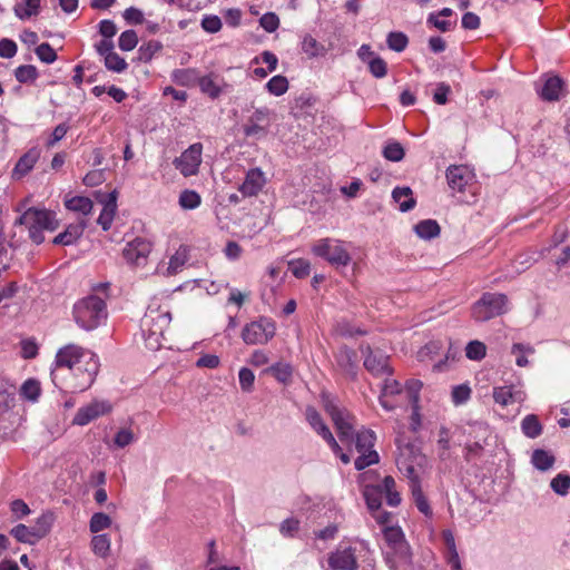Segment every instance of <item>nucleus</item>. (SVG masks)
<instances>
[{"label": "nucleus", "mask_w": 570, "mask_h": 570, "mask_svg": "<svg viewBox=\"0 0 570 570\" xmlns=\"http://www.w3.org/2000/svg\"><path fill=\"white\" fill-rule=\"evenodd\" d=\"M92 551L100 557H106L110 549V539L107 534H97L91 540Z\"/></svg>", "instance_id": "obj_55"}, {"label": "nucleus", "mask_w": 570, "mask_h": 570, "mask_svg": "<svg viewBox=\"0 0 570 570\" xmlns=\"http://www.w3.org/2000/svg\"><path fill=\"white\" fill-rule=\"evenodd\" d=\"M259 24L265 31L272 33L278 29L279 18L274 12H266L261 17Z\"/></svg>", "instance_id": "obj_62"}, {"label": "nucleus", "mask_w": 570, "mask_h": 570, "mask_svg": "<svg viewBox=\"0 0 570 570\" xmlns=\"http://www.w3.org/2000/svg\"><path fill=\"white\" fill-rule=\"evenodd\" d=\"M104 60L106 68L114 72H122L128 68L126 60L115 51L106 56Z\"/></svg>", "instance_id": "obj_53"}, {"label": "nucleus", "mask_w": 570, "mask_h": 570, "mask_svg": "<svg viewBox=\"0 0 570 570\" xmlns=\"http://www.w3.org/2000/svg\"><path fill=\"white\" fill-rule=\"evenodd\" d=\"M37 57L45 63H52L57 60V53L48 42H42L35 50Z\"/></svg>", "instance_id": "obj_61"}, {"label": "nucleus", "mask_w": 570, "mask_h": 570, "mask_svg": "<svg viewBox=\"0 0 570 570\" xmlns=\"http://www.w3.org/2000/svg\"><path fill=\"white\" fill-rule=\"evenodd\" d=\"M65 206L67 209L76 213H80L85 216L89 215L92 210L94 203L90 198L85 196H73L65 199Z\"/></svg>", "instance_id": "obj_32"}, {"label": "nucleus", "mask_w": 570, "mask_h": 570, "mask_svg": "<svg viewBox=\"0 0 570 570\" xmlns=\"http://www.w3.org/2000/svg\"><path fill=\"white\" fill-rule=\"evenodd\" d=\"M110 525L111 519L104 512L94 513L89 522L90 531L94 533H98L105 529H108Z\"/></svg>", "instance_id": "obj_51"}, {"label": "nucleus", "mask_w": 570, "mask_h": 570, "mask_svg": "<svg viewBox=\"0 0 570 570\" xmlns=\"http://www.w3.org/2000/svg\"><path fill=\"white\" fill-rule=\"evenodd\" d=\"M337 365L350 376L355 377L357 370V355L347 347L341 348L336 355Z\"/></svg>", "instance_id": "obj_26"}, {"label": "nucleus", "mask_w": 570, "mask_h": 570, "mask_svg": "<svg viewBox=\"0 0 570 570\" xmlns=\"http://www.w3.org/2000/svg\"><path fill=\"white\" fill-rule=\"evenodd\" d=\"M305 419L311 425V428L320 435L322 439L331 433L330 428L324 422L320 412L312 405L306 406L305 409Z\"/></svg>", "instance_id": "obj_28"}, {"label": "nucleus", "mask_w": 570, "mask_h": 570, "mask_svg": "<svg viewBox=\"0 0 570 570\" xmlns=\"http://www.w3.org/2000/svg\"><path fill=\"white\" fill-rule=\"evenodd\" d=\"M395 480L391 475H386L377 488L382 489V495H385L386 502L391 507H397L401 503V495L396 491Z\"/></svg>", "instance_id": "obj_31"}, {"label": "nucleus", "mask_w": 570, "mask_h": 570, "mask_svg": "<svg viewBox=\"0 0 570 570\" xmlns=\"http://www.w3.org/2000/svg\"><path fill=\"white\" fill-rule=\"evenodd\" d=\"M371 75L375 78H384L387 75V63L379 56L373 57L367 62Z\"/></svg>", "instance_id": "obj_57"}, {"label": "nucleus", "mask_w": 570, "mask_h": 570, "mask_svg": "<svg viewBox=\"0 0 570 570\" xmlns=\"http://www.w3.org/2000/svg\"><path fill=\"white\" fill-rule=\"evenodd\" d=\"M87 227V223L85 219H80L79 222L75 224H70L66 227V229L58 234L52 243L55 245H72L75 244L83 234L85 229Z\"/></svg>", "instance_id": "obj_23"}, {"label": "nucleus", "mask_w": 570, "mask_h": 570, "mask_svg": "<svg viewBox=\"0 0 570 570\" xmlns=\"http://www.w3.org/2000/svg\"><path fill=\"white\" fill-rule=\"evenodd\" d=\"M382 154L385 159L391 160V161H401L405 156L404 148L397 141L389 142L384 147Z\"/></svg>", "instance_id": "obj_54"}, {"label": "nucleus", "mask_w": 570, "mask_h": 570, "mask_svg": "<svg viewBox=\"0 0 570 570\" xmlns=\"http://www.w3.org/2000/svg\"><path fill=\"white\" fill-rule=\"evenodd\" d=\"M40 384L37 380L33 379L27 380L20 389L21 396L29 401H37L40 395Z\"/></svg>", "instance_id": "obj_50"}, {"label": "nucleus", "mask_w": 570, "mask_h": 570, "mask_svg": "<svg viewBox=\"0 0 570 570\" xmlns=\"http://www.w3.org/2000/svg\"><path fill=\"white\" fill-rule=\"evenodd\" d=\"M100 363L97 354L90 360H83L77 366L67 372L51 370V380L56 387L61 391L77 393L88 390L95 382L99 372Z\"/></svg>", "instance_id": "obj_1"}, {"label": "nucleus", "mask_w": 570, "mask_h": 570, "mask_svg": "<svg viewBox=\"0 0 570 570\" xmlns=\"http://www.w3.org/2000/svg\"><path fill=\"white\" fill-rule=\"evenodd\" d=\"M117 196L116 191H112L108 195V199L104 205V208L97 219V223L101 226V228L107 232L110 229L111 224L114 222V217L117 209Z\"/></svg>", "instance_id": "obj_27"}, {"label": "nucleus", "mask_w": 570, "mask_h": 570, "mask_svg": "<svg viewBox=\"0 0 570 570\" xmlns=\"http://www.w3.org/2000/svg\"><path fill=\"white\" fill-rule=\"evenodd\" d=\"M41 0H21L13 7L14 14L20 20L30 19L40 11Z\"/></svg>", "instance_id": "obj_29"}, {"label": "nucleus", "mask_w": 570, "mask_h": 570, "mask_svg": "<svg viewBox=\"0 0 570 570\" xmlns=\"http://www.w3.org/2000/svg\"><path fill=\"white\" fill-rule=\"evenodd\" d=\"M367 508L373 511H379L382 505V489L375 487H366L364 491Z\"/></svg>", "instance_id": "obj_43"}, {"label": "nucleus", "mask_w": 570, "mask_h": 570, "mask_svg": "<svg viewBox=\"0 0 570 570\" xmlns=\"http://www.w3.org/2000/svg\"><path fill=\"white\" fill-rule=\"evenodd\" d=\"M493 399L501 406H508L523 402L525 393L522 390H515L512 385L497 386L493 389Z\"/></svg>", "instance_id": "obj_22"}, {"label": "nucleus", "mask_w": 570, "mask_h": 570, "mask_svg": "<svg viewBox=\"0 0 570 570\" xmlns=\"http://www.w3.org/2000/svg\"><path fill=\"white\" fill-rule=\"evenodd\" d=\"M10 533L19 542L33 544L37 541L36 537H33L31 528L22 523L13 527Z\"/></svg>", "instance_id": "obj_47"}, {"label": "nucleus", "mask_w": 570, "mask_h": 570, "mask_svg": "<svg viewBox=\"0 0 570 570\" xmlns=\"http://www.w3.org/2000/svg\"><path fill=\"white\" fill-rule=\"evenodd\" d=\"M440 225L433 219H424L415 225L417 236L424 239L436 237L440 234Z\"/></svg>", "instance_id": "obj_38"}, {"label": "nucleus", "mask_w": 570, "mask_h": 570, "mask_svg": "<svg viewBox=\"0 0 570 570\" xmlns=\"http://www.w3.org/2000/svg\"><path fill=\"white\" fill-rule=\"evenodd\" d=\"M72 315L79 327L85 331H92L106 321L108 315L107 304L97 295H88L75 303Z\"/></svg>", "instance_id": "obj_2"}, {"label": "nucleus", "mask_w": 570, "mask_h": 570, "mask_svg": "<svg viewBox=\"0 0 570 570\" xmlns=\"http://www.w3.org/2000/svg\"><path fill=\"white\" fill-rule=\"evenodd\" d=\"M509 299L502 293H483L472 305L471 317L476 322H487L508 312Z\"/></svg>", "instance_id": "obj_5"}, {"label": "nucleus", "mask_w": 570, "mask_h": 570, "mask_svg": "<svg viewBox=\"0 0 570 570\" xmlns=\"http://www.w3.org/2000/svg\"><path fill=\"white\" fill-rule=\"evenodd\" d=\"M554 456L542 449L532 452L531 462L540 471H548L554 464Z\"/></svg>", "instance_id": "obj_37"}, {"label": "nucleus", "mask_w": 570, "mask_h": 570, "mask_svg": "<svg viewBox=\"0 0 570 570\" xmlns=\"http://www.w3.org/2000/svg\"><path fill=\"white\" fill-rule=\"evenodd\" d=\"M276 334V323L269 317H259L246 324L242 331V338L246 344H266Z\"/></svg>", "instance_id": "obj_8"}, {"label": "nucleus", "mask_w": 570, "mask_h": 570, "mask_svg": "<svg viewBox=\"0 0 570 570\" xmlns=\"http://www.w3.org/2000/svg\"><path fill=\"white\" fill-rule=\"evenodd\" d=\"M267 372L282 383H287L291 380L293 373L292 366L285 363H276L268 367Z\"/></svg>", "instance_id": "obj_48"}, {"label": "nucleus", "mask_w": 570, "mask_h": 570, "mask_svg": "<svg viewBox=\"0 0 570 570\" xmlns=\"http://www.w3.org/2000/svg\"><path fill=\"white\" fill-rule=\"evenodd\" d=\"M202 153L203 145L200 142L190 145L174 160L176 169H178L184 177L196 175L202 164Z\"/></svg>", "instance_id": "obj_13"}, {"label": "nucleus", "mask_w": 570, "mask_h": 570, "mask_svg": "<svg viewBox=\"0 0 570 570\" xmlns=\"http://www.w3.org/2000/svg\"><path fill=\"white\" fill-rule=\"evenodd\" d=\"M332 570H357V560L352 548H337L328 556Z\"/></svg>", "instance_id": "obj_18"}, {"label": "nucleus", "mask_w": 570, "mask_h": 570, "mask_svg": "<svg viewBox=\"0 0 570 570\" xmlns=\"http://www.w3.org/2000/svg\"><path fill=\"white\" fill-rule=\"evenodd\" d=\"M465 355L469 360L481 361L487 355V346L480 341H471L465 347Z\"/></svg>", "instance_id": "obj_49"}, {"label": "nucleus", "mask_w": 570, "mask_h": 570, "mask_svg": "<svg viewBox=\"0 0 570 570\" xmlns=\"http://www.w3.org/2000/svg\"><path fill=\"white\" fill-rule=\"evenodd\" d=\"M197 85L199 86L200 91L210 99H217L224 92V89L228 87L224 78L213 72L199 77Z\"/></svg>", "instance_id": "obj_19"}, {"label": "nucleus", "mask_w": 570, "mask_h": 570, "mask_svg": "<svg viewBox=\"0 0 570 570\" xmlns=\"http://www.w3.org/2000/svg\"><path fill=\"white\" fill-rule=\"evenodd\" d=\"M179 205L184 209H195L202 204L200 195L193 189H185L179 195Z\"/></svg>", "instance_id": "obj_40"}, {"label": "nucleus", "mask_w": 570, "mask_h": 570, "mask_svg": "<svg viewBox=\"0 0 570 570\" xmlns=\"http://www.w3.org/2000/svg\"><path fill=\"white\" fill-rule=\"evenodd\" d=\"M138 43L137 32L132 29L124 31L118 38V46L124 51L132 50Z\"/></svg>", "instance_id": "obj_56"}, {"label": "nucleus", "mask_w": 570, "mask_h": 570, "mask_svg": "<svg viewBox=\"0 0 570 570\" xmlns=\"http://www.w3.org/2000/svg\"><path fill=\"white\" fill-rule=\"evenodd\" d=\"M28 229L30 239L39 245L45 240L43 230H55L58 226L53 215L46 209L28 208L17 220Z\"/></svg>", "instance_id": "obj_3"}, {"label": "nucleus", "mask_w": 570, "mask_h": 570, "mask_svg": "<svg viewBox=\"0 0 570 570\" xmlns=\"http://www.w3.org/2000/svg\"><path fill=\"white\" fill-rule=\"evenodd\" d=\"M52 525V515L51 514H42L40 515L36 523L31 525V530L33 532V537H36L37 541L43 537H46Z\"/></svg>", "instance_id": "obj_42"}, {"label": "nucleus", "mask_w": 570, "mask_h": 570, "mask_svg": "<svg viewBox=\"0 0 570 570\" xmlns=\"http://www.w3.org/2000/svg\"><path fill=\"white\" fill-rule=\"evenodd\" d=\"M94 354L92 351L78 344H66L57 351L52 370H59L60 373L67 372L82 363L83 360H90Z\"/></svg>", "instance_id": "obj_9"}, {"label": "nucleus", "mask_w": 570, "mask_h": 570, "mask_svg": "<svg viewBox=\"0 0 570 570\" xmlns=\"http://www.w3.org/2000/svg\"><path fill=\"white\" fill-rule=\"evenodd\" d=\"M360 350L364 356V367L375 376L391 375L392 368L389 365L390 357L380 348L373 350L370 345H361Z\"/></svg>", "instance_id": "obj_11"}, {"label": "nucleus", "mask_w": 570, "mask_h": 570, "mask_svg": "<svg viewBox=\"0 0 570 570\" xmlns=\"http://www.w3.org/2000/svg\"><path fill=\"white\" fill-rule=\"evenodd\" d=\"M41 151L38 147L30 148L27 153H24L19 160L17 161L13 170L12 177L14 179H20L29 174L37 161L39 160Z\"/></svg>", "instance_id": "obj_21"}, {"label": "nucleus", "mask_w": 570, "mask_h": 570, "mask_svg": "<svg viewBox=\"0 0 570 570\" xmlns=\"http://www.w3.org/2000/svg\"><path fill=\"white\" fill-rule=\"evenodd\" d=\"M384 539L395 550H402L406 548L404 540V533L399 527H385Z\"/></svg>", "instance_id": "obj_35"}, {"label": "nucleus", "mask_w": 570, "mask_h": 570, "mask_svg": "<svg viewBox=\"0 0 570 570\" xmlns=\"http://www.w3.org/2000/svg\"><path fill=\"white\" fill-rule=\"evenodd\" d=\"M151 247L153 245L149 240L137 237L125 246L122 256L128 264L136 267H144L151 253Z\"/></svg>", "instance_id": "obj_14"}, {"label": "nucleus", "mask_w": 570, "mask_h": 570, "mask_svg": "<svg viewBox=\"0 0 570 570\" xmlns=\"http://www.w3.org/2000/svg\"><path fill=\"white\" fill-rule=\"evenodd\" d=\"M511 353L515 355V363L520 367H524L529 364V361L525 354L534 353L533 347L529 345H523L521 343H515L512 345Z\"/></svg>", "instance_id": "obj_52"}, {"label": "nucleus", "mask_w": 570, "mask_h": 570, "mask_svg": "<svg viewBox=\"0 0 570 570\" xmlns=\"http://www.w3.org/2000/svg\"><path fill=\"white\" fill-rule=\"evenodd\" d=\"M450 432L445 426H441L438 439V453L439 458L443 461L450 458Z\"/></svg>", "instance_id": "obj_46"}, {"label": "nucleus", "mask_w": 570, "mask_h": 570, "mask_svg": "<svg viewBox=\"0 0 570 570\" xmlns=\"http://www.w3.org/2000/svg\"><path fill=\"white\" fill-rule=\"evenodd\" d=\"M355 448L360 452V456L355 460V469L362 471L365 468L379 463V453L373 450L376 435L372 430L362 429L354 433Z\"/></svg>", "instance_id": "obj_7"}, {"label": "nucleus", "mask_w": 570, "mask_h": 570, "mask_svg": "<svg viewBox=\"0 0 570 570\" xmlns=\"http://www.w3.org/2000/svg\"><path fill=\"white\" fill-rule=\"evenodd\" d=\"M266 184L267 178L264 171L258 167L250 168L246 173L245 179L238 187V190L243 197H255L263 190Z\"/></svg>", "instance_id": "obj_16"}, {"label": "nucleus", "mask_w": 570, "mask_h": 570, "mask_svg": "<svg viewBox=\"0 0 570 570\" xmlns=\"http://www.w3.org/2000/svg\"><path fill=\"white\" fill-rule=\"evenodd\" d=\"M563 80L559 76L549 77L540 91V97L544 101H558L563 89Z\"/></svg>", "instance_id": "obj_25"}, {"label": "nucleus", "mask_w": 570, "mask_h": 570, "mask_svg": "<svg viewBox=\"0 0 570 570\" xmlns=\"http://www.w3.org/2000/svg\"><path fill=\"white\" fill-rule=\"evenodd\" d=\"M16 79L20 83L33 82L37 80L39 73L38 69L33 65H21L14 70Z\"/></svg>", "instance_id": "obj_44"}, {"label": "nucleus", "mask_w": 570, "mask_h": 570, "mask_svg": "<svg viewBox=\"0 0 570 570\" xmlns=\"http://www.w3.org/2000/svg\"><path fill=\"white\" fill-rule=\"evenodd\" d=\"M161 49H163V45L159 41L150 40L139 48V58H140V60L149 61L153 59L155 53H157Z\"/></svg>", "instance_id": "obj_60"}, {"label": "nucleus", "mask_w": 570, "mask_h": 570, "mask_svg": "<svg viewBox=\"0 0 570 570\" xmlns=\"http://www.w3.org/2000/svg\"><path fill=\"white\" fill-rule=\"evenodd\" d=\"M392 197L399 204V208L403 213L413 209L416 204L410 187L394 188L392 191Z\"/></svg>", "instance_id": "obj_30"}, {"label": "nucleus", "mask_w": 570, "mask_h": 570, "mask_svg": "<svg viewBox=\"0 0 570 570\" xmlns=\"http://www.w3.org/2000/svg\"><path fill=\"white\" fill-rule=\"evenodd\" d=\"M171 315L168 308L161 306H149L141 318V330L150 337L164 336L165 331L169 327Z\"/></svg>", "instance_id": "obj_10"}, {"label": "nucleus", "mask_w": 570, "mask_h": 570, "mask_svg": "<svg viewBox=\"0 0 570 570\" xmlns=\"http://www.w3.org/2000/svg\"><path fill=\"white\" fill-rule=\"evenodd\" d=\"M188 259L187 247L180 246L176 253L170 257L168 263V273L177 274Z\"/></svg>", "instance_id": "obj_41"}, {"label": "nucleus", "mask_w": 570, "mask_h": 570, "mask_svg": "<svg viewBox=\"0 0 570 570\" xmlns=\"http://www.w3.org/2000/svg\"><path fill=\"white\" fill-rule=\"evenodd\" d=\"M550 485L556 493L566 495L570 489V475L559 473L551 480Z\"/></svg>", "instance_id": "obj_58"}, {"label": "nucleus", "mask_w": 570, "mask_h": 570, "mask_svg": "<svg viewBox=\"0 0 570 570\" xmlns=\"http://www.w3.org/2000/svg\"><path fill=\"white\" fill-rule=\"evenodd\" d=\"M238 379L242 390L245 392H250L255 381L253 371L247 367H242L238 373Z\"/></svg>", "instance_id": "obj_63"}, {"label": "nucleus", "mask_w": 570, "mask_h": 570, "mask_svg": "<svg viewBox=\"0 0 570 570\" xmlns=\"http://www.w3.org/2000/svg\"><path fill=\"white\" fill-rule=\"evenodd\" d=\"M173 81L178 86L190 87L198 83V72L196 69H175L171 73Z\"/></svg>", "instance_id": "obj_33"}, {"label": "nucleus", "mask_w": 570, "mask_h": 570, "mask_svg": "<svg viewBox=\"0 0 570 570\" xmlns=\"http://www.w3.org/2000/svg\"><path fill=\"white\" fill-rule=\"evenodd\" d=\"M271 116L272 111L269 108H256L243 126L244 135L256 139L265 137L271 125Z\"/></svg>", "instance_id": "obj_12"}, {"label": "nucleus", "mask_w": 570, "mask_h": 570, "mask_svg": "<svg viewBox=\"0 0 570 570\" xmlns=\"http://www.w3.org/2000/svg\"><path fill=\"white\" fill-rule=\"evenodd\" d=\"M471 177V171L463 165H452L446 170L448 184L455 191H463Z\"/></svg>", "instance_id": "obj_20"}, {"label": "nucleus", "mask_w": 570, "mask_h": 570, "mask_svg": "<svg viewBox=\"0 0 570 570\" xmlns=\"http://www.w3.org/2000/svg\"><path fill=\"white\" fill-rule=\"evenodd\" d=\"M110 410L111 406L107 402H91L88 405L78 409L72 423L80 426L87 425L97 417L108 413Z\"/></svg>", "instance_id": "obj_17"}, {"label": "nucleus", "mask_w": 570, "mask_h": 570, "mask_svg": "<svg viewBox=\"0 0 570 570\" xmlns=\"http://www.w3.org/2000/svg\"><path fill=\"white\" fill-rule=\"evenodd\" d=\"M312 253L336 267H345L351 262V255L345 248L344 242L340 239L321 238L313 244Z\"/></svg>", "instance_id": "obj_6"}, {"label": "nucleus", "mask_w": 570, "mask_h": 570, "mask_svg": "<svg viewBox=\"0 0 570 570\" xmlns=\"http://www.w3.org/2000/svg\"><path fill=\"white\" fill-rule=\"evenodd\" d=\"M410 489H411L412 497H413V500H414V503H415L417 510L421 513H423L425 517L431 518L433 514L432 509L429 504L428 499L425 498V495L422 491L421 483L411 484Z\"/></svg>", "instance_id": "obj_36"}, {"label": "nucleus", "mask_w": 570, "mask_h": 570, "mask_svg": "<svg viewBox=\"0 0 570 570\" xmlns=\"http://www.w3.org/2000/svg\"><path fill=\"white\" fill-rule=\"evenodd\" d=\"M289 269L297 278H305L311 273V264L308 261L299 258L289 262Z\"/></svg>", "instance_id": "obj_59"}, {"label": "nucleus", "mask_w": 570, "mask_h": 570, "mask_svg": "<svg viewBox=\"0 0 570 570\" xmlns=\"http://www.w3.org/2000/svg\"><path fill=\"white\" fill-rule=\"evenodd\" d=\"M301 50L308 59L326 56L328 49L309 33H305L301 40Z\"/></svg>", "instance_id": "obj_24"}, {"label": "nucleus", "mask_w": 570, "mask_h": 570, "mask_svg": "<svg viewBox=\"0 0 570 570\" xmlns=\"http://www.w3.org/2000/svg\"><path fill=\"white\" fill-rule=\"evenodd\" d=\"M421 455L413 454L412 449L407 448L402 450L396 456V465L401 473H403L411 484L420 483L417 466L421 464Z\"/></svg>", "instance_id": "obj_15"}, {"label": "nucleus", "mask_w": 570, "mask_h": 570, "mask_svg": "<svg viewBox=\"0 0 570 570\" xmlns=\"http://www.w3.org/2000/svg\"><path fill=\"white\" fill-rule=\"evenodd\" d=\"M521 430L525 436L535 439L542 433V425L535 414H528L521 421Z\"/></svg>", "instance_id": "obj_34"}, {"label": "nucleus", "mask_w": 570, "mask_h": 570, "mask_svg": "<svg viewBox=\"0 0 570 570\" xmlns=\"http://www.w3.org/2000/svg\"><path fill=\"white\" fill-rule=\"evenodd\" d=\"M452 401L459 405L466 402L471 396V389L466 384L456 385L452 390Z\"/></svg>", "instance_id": "obj_64"}, {"label": "nucleus", "mask_w": 570, "mask_h": 570, "mask_svg": "<svg viewBox=\"0 0 570 570\" xmlns=\"http://www.w3.org/2000/svg\"><path fill=\"white\" fill-rule=\"evenodd\" d=\"M387 47L396 52H402L409 45V38L404 32L392 31L386 37Z\"/></svg>", "instance_id": "obj_39"}, {"label": "nucleus", "mask_w": 570, "mask_h": 570, "mask_svg": "<svg viewBox=\"0 0 570 570\" xmlns=\"http://www.w3.org/2000/svg\"><path fill=\"white\" fill-rule=\"evenodd\" d=\"M321 399L323 407L330 415L340 440L342 442H352L354 440L355 416L347 409L341 407L328 393H322Z\"/></svg>", "instance_id": "obj_4"}, {"label": "nucleus", "mask_w": 570, "mask_h": 570, "mask_svg": "<svg viewBox=\"0 0 570 570\" xmlns=\"http://www.w3.org/2000/svg\"><path fill=\"white\" fill-rule=\"evenodd\" d=\"M266 88L269 94L282 96L288 90V80L282 75L274 76L267 81Z\"/></svg>", "instance_id": "obj_45"}]
</instances>
